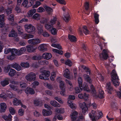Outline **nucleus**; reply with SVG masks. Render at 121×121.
<instances>
[{
	"instance_id": "obj_1",
	"label": "nucleus",
	"mask_w": 121,
	"mask_h": 121,
	"mask_svg": "<svg viewBox=\"0 0 121 121\" xmlns=\"http://www.w3.org/2000/svg\"><path fill=\"white\" fill-rule=\"evenodd\" d=\"M112 81L114 86H117L119 84V79L117 74L114 70H112L111 73Z\"/></svg>"
},
{
	"instance_id": "obj_2",
	"label": "nucleus",
	"mask_w": 121,
	"mask_h": 121,
	"mask_svg": "<svg viewBox=\"0 0 121 121\" xmlns=\"http://www.w3.org/2000/svg\"><path fill=\"white\" fill-rule=\"evenodd\" d=\"M91 113L92 114L89 113V116L92 121H96L97 117H99L100 118L103 115L102 112L98 110L96 111L92 110Z\"/></svg>"
},
{
	"instance_id": "obj_3",
	"label": "nucleus",
	"mask_w": 121,
	"mask_h": 121,
	"mask_svg": "<svg viewBox=\"0 0 121 121\" xmlns=\"http://www.w3.org/2000/svg\"><path fill=\"white\" fill-rule=\"evenodd\" d=\"M78 81L79 86L81 90H83L88 92L90 91V90L89 88L88 85L86 83H84L83 87H82V80L81 77H78Z\"/></svg>"
},
{
	"instance_id": "obj_4",
	"label": "nucleus",
	"mask_w": 121,
	"mask_h": 121,
	"mask_svg": "<svg viewBox=\"0 0 121 121\" xmlns=\"http://www.w3.org/2000/svg\"><path fill=\"white\" fill-rule=\"evenodd\" d=\"M36 74L33 72H31L28 74L25 77L26 79L29 82L34 81L36 80Z\"/></svg>"
},
{
	"instance_id": "obj_5",
	"label": "nucleus",
	"mask_w": 121,
	"mask_h": 121,
	"mask_svg": "<svg viewBox=\"0 0 121 121\" xmlns=\"http://www.w3.org/2000/svg\"><path fill=\"white\" fill-rule=\"evenodd\" d=\"M75 99V97L73 95H70L69 97L67 103V104L72 109L75 108L76 105L75 104L73 103L71 100H74Z\"/></svg>"
},
{
	"instance_id": "obj_6",
	"label": "nucleus",
	"mask_w": 121,
	"mask_h": 121,
	"mask_svg": "<svg viewBox=\"0 0 121 121\" xmlns=\"http://www.w3.org/2000/svg\"><path fill=\"white\" fill-rule=\"evenodd\" d=\"M25 31L29 33L35 32V27L31 24L25 25Z\"/></svg>"
},
{
	"instance_id": "obj_7",
	"label": "nucleus",
	"mask_w": 121,
	"mask_h": 121,
	"mask_svg": "<svg viewBox=\"0 0 121 121\" xmlns=\"http://www.w3.org/2000/svg\"><path fill=\"white\" fill-rule=\"evenodd\" d=\"M11 83L12 84H10L9 85L10 88L14 91H16L17 92L21 93L22 90H19L18 87L15 86V85L18 84V82H12Z\"/></svg>"
},
{
	"instance_id": "obj_8",
	"label": "nucleus",
	"mask_w": 121,
	"mask_h": 121,
	"mask_svg": "<svg viewBox=\"0 0 121 121\" xmlns=\"http://www.w3.org/2000/svg\"><path fill=\"white\" fill-rule=\"evenodd\" d=\"M60 87L61 89L62 90L60 92V94L62 95L65 96L66 94L65 92V85L63 82H60Z\"/></svg>"
},
{
	"instance_id": "obj_9",
	"label": "nucleus",
	"mask_w": 121,
	"mask_h": 121,
	"mask_svg": "<svg viewBox=\"0 0 121 121\" xmlns=\"http://www.w3.org/2000/svg\"><path fill=\"white\" fill-rule=\"evenodd\" d=\"M28 42L29 44L35 45L41 43V41L39 39L36 38L30 39L28 40Z\"/></svg>"
},
{
	"instance_id": "obj_10",
	"label": "nucleus",
	"mask_w": 121,
	"mask_h": 121,
	"mask_svg": "<svg viewBox=\"0 0 121 121\" xmlns=\"http://www.w3.org/2000/svg\"><path fill=\"white\" fill-rule=\"evenodd\" d=\"M48 61L46 60H40L39 61L38 63L34 64L33 65L34 67L37 68L39 66V65H43L44 64L48 65Z\"/></svg>"
},
{
	"instance_id": "obj_11",
	"label": "nucleus",
	"mask_w": 121,
	"mask_h": 121,
	"mask_svg": "<svg viewBox=\"0 0 121 121\" xmlns=\"http://www.w3.org/2000/svg\"><path fill=\"white\" fill-rule=\"evenodd\" d=\"M81 108H82V113L85 114V113L87 112L88 108L86 104L84 102L82 104H80Z\"/></svg>"
},
{
	"instance_id": "obj_12",
	"label": "nucleus",
	"mask_w": 121,
	"mask_h": 121,
	"mask_svg": "<svg viewBox=\"0 0 121 121\" xmlns=\"http://www.w3.org/2000/svg\"><path fill=\"white\" fill-rule=\"evenodd\" d=\"M78 114V112L75 111L72 112L70 115V116L72 121H75L77 117Z\"/></svg>"
},
{
	"instance_id": "obj_13",
	"label": "nucleus",
	"mask_w": 121,
	"mask_h": 121,
	"mask_svg": "<svg viewBox=\"0 0 121 121\" xmlns=\"http://www.w3.org/2000/svg\"><path fill=\"white\" fill-rule=\"evenodd\" d=\"M48 45L46 44H41L39 46L38 48L40 51H45L47 50V47Z\"/></svg>"
},
{
	"instance_id": "obj_14",
	"label": "nucleus",
	"mask_w": 121,
	"mask_h": 121,
	"mask_svg": "<svg viewBox=\"0 0 121 121\" xmlns=\"http://www.w3.org/2000/svg\"><path fill=\"white\" fill-rule=\"evenodd\" d=\"M0 112H4L7 109V106L4 103H2L0 104Z\"/></svg>"
},
{
	"instance_id": "obj_15",
	"label": "nucleus",
	"mask_w": 121,
	"mask_h": 121,
	"mask_svg": "<svg viewBox=\"0 0 121 121\" xmlns=\"http://www.w3.org/2000/svg\"><path fill=\"white\" fill-rule=\"evenodd\" d=\"M101 58H103L104 59H106L108 58V56L107 54V51L106 50H104L102 53L99 55Z\"/></svg>"
},
{
	"instance_id": "obj_16",
	"label": "nucleus",
	"mask_w": 121,
	"mask_h": 121,
	"mask_svg": "<svg viewBox=\"0 0 121 121\" xmlns=\"http://www.w3.org/2000/svg\"><path fill=\"white\" fill-rule=\"evenodd\" d=\"M25 93L27 94H34L35 93V91L32 88L27 87L25 90Z\"/></svg>"
},
{
	"instance_id": "obj_17",
	"label": "nucleus",
	"mask_w": 121,
	"mask_h": 121,
	"mask_svg": "<svg viewBox=\"0 0 121 121\" xmlns=\"http://www.w3.org/2000/svg\"><path fill=\"white\" fill-rule=\"evenodd\" d=\"M82 29L83 30L82 31L81 29L80 28L79 29L78 31L80 34H82V32H83L86 35L87 34L89 33V31L87 29V27L86 26H83Z\"/></svg>"
},
{
	"instance_id": "obj_18",
	"label": "nucleus",
	"mask_w": 121,
	"mask_h": 121,
	"mask_svg": "<svg viewBox=\"0 0 121 121\" xmlns=\"http://www.w3.org/2000/svg\"><path fill=\"white\" fill-rule=\"evenodd\" d=\"M26 48L27 51L30 52H35L36 49V48L34 47L32 45H30L27 46H26Z\"/></svg>"
},
{
	"instance_id": "obj_19",
	"label": "nucleus",
	"mask_w": 121,
	"mask_h": 121,
	"mask_svg": "<svg viewBox=\"0 0 121 121\" xmlns=\"http://www.w3.org/2000/svg\"><path fill=\"white\" fill-rule=\"evenodd\" d=\"M52 56L50 53H45L42 55L43 57L46 59L48 60L50 59L52 57Z\"/></svg>"
},
{
	"instance_id": "obj_20",
	"label": "nucleus",
	"mask_w": 121,
	"mask_h": 121,
	"mask_svg": "<svg viewBox=\"0 0 121 121\" xmlns=\"http://www.w3.org/2000/svg\"><path fill=\"white\" fill-rule=\"evenodd\" d=\"M64 76L65 77L68 79H70V72L68 69H66L65 70L64 73Z\"/></svg>"
},
{
	"instance_id": "obj_21",
	"label": "nucleus",
	"mask_w": 121,
	"mask_h": 121,
	"mask_svg": "<svg viewBox=\"0 0 121 121\" xmlns=\"http://www.w3.org/2000/svg\"><path fill=\"white\" fill-rule=\"evenodd\" d=\"M40 72L42 73V75L44 76L45 77H46V78H48V77H49L50 75V72L49 71L44 70L42 71L41 70Z\"/></svg>"
},
{
	"instance_id": "obj_22",
	"label": "nucleus",
	"mask_w": 121,
	"mask_h": 121,
	"mask_svg": "<svg viewBox=\"0 0 121 121\" xmlns=\"http://www.w3.org/2000/svg\"><path fill=\"white\" fill-rule=\"evenodd\" d=\"M50 104L53 106L56 107H60V105L55 100H52L50 102Z\"/></svg>"
},
{
	"instance_id": "obj_23",
	"label": "nucleus",
	"mask_w": 121,
	"mask_h": 121,
	"mask_svg": "<svg viewBox=\"0 0 121 121\" xmlns=\"http://www.w3.org/2000/svg\"><path fill=\"white\" fill-rule=\"evenodd\" d=\"M12 116L9 114L8 116L4 115L2 116V117L6 121H12Z\"/></svg>"
},
{
	"instance_id": "obj_24",
	"label": "nucleus",
	"mask_w": 121,
	"mask_h": 121,
	"mask_svg": "<svg viewBox=\"0 0 121 121\" xmlns=\"http://www.w3.org/2000/svg\"><path fill=\"white\" fill-rule=\"evenodd\" d=\"M22 38L23 39H28L33 38L34 35H31L24 34L22 35Z\"/></svg>"
},
{
	"instance_id": "obj_25",
	"label": "nucleus",
	"mask_w": 121,
	"mask_h": 121,
	"mask_svg": "<svg viewBox=\"0 0 121 121\" xmlns=\"http://www.w3.org/2000/svg\"><path fill=\"white\" fill-rule=\"evenodd\" d=\"M44 8L49 14H52L53 11V10L52 8L47 6H45Z\"/></svg>"
},
{
	"instance_id": "obj_26",
	"label": "nucleus",
	"mask_w": 121,
	"mask_h": 121,
	"mask_svg": "<svg viewBox=\"0 0 121 121\" xmlns=\"http://www.w3.org/2000/svg\"><path fill=\"white\" fill-rule=\"evenodd\" d=\"M55 111L59 113L63 114L64 113L65 110L64 108H56L55 109Z\"/></svg>"
},
{
	"instance_id": "obj_27",
	"label": "nucleus",
	"mask_w": 121,
	"mask_h": 121,
	"mask_svg": "<svg viewBox=\"0 0 121 121\" xmlns=\"http://www.w3.org/2000/svg\"><path fill=\"white\" fill-rule=\"evenodd\" d=\"M12 67L13 68L18 71L21 70L22 68L20 65L16 63L12 64L11 65Z\"/></svg>"
},
{
	"instance_id": "obj_28",
	"label": "nucleus",
	"mask_w": 121,
	"mask_h": 121,
	"mask_svg": "<svg viewBox=\"0 0 121 121\" xmlns=\"http://www.w3.org/2000/svg\"><path fill=\"white\" fill-rule=\"evenodd\" d=\"M9 79L8 78H6L4 80L1 81V84L2 86H3L8 85L9 84Z\"/></svg>"
},
{
	"instance_id": "obj_29",
	"label": "nucleus",
	"mask_w": 121,
	"mask_h": 121,
	"mask_svg": "<svg viewBox=\"0 0 121 121\" xmlns=\"http://www.w3.org/2000/svg\"><path fill=\"white\" fill-rule=\"evenodd\" d=\"M36 12V10L35 9H33L29 10L27 13L28 16L29 17H31Z\"/></svg>"
},
{
	"instance_id": "obj_30",
	"label": "nucleus",
	"mask_w": 121,
	"mask_h": 121,
	"mask_svg": "<svg viewBox=\"0 0 121 121\" xmlns=\"http://www.w3.org/2000/svg\"><path fill=\"white\" fill-rule=\"evenodd\" d=\"M8 94H7L3 92L2 93V94L0 95V97L3 98L4 99H6L7 97H11L10 95Z\"/></svg>"
},
{
	"instance_id": "obj_31",
	"label": "nucleus",
	"mask_w": 121,
	"mask_h": 121,
	"mask_svg": "<svg viewBox=\"0 0 121 121\" xmlns=\"http://www.w3.org/2000/svg\"><path fill=\"white\" fill-rule=\"evenodd\" d=\"M17 36V33L15 31L13 30H12L9 35V37H16Z\"/></svg>"
},
{
	"instance_id": "obj_32",
	"label": "nucleus",
	"mask_w": 121,
	"mask_h": 121,
	"mask_svg": "<svg viewBox=\"0 0 121 121\" xmlns=\"http://www.w3.org/2000/svg\"><path fill=\"white\" fill-rule=\"evenodd\" d=\"M20 101L16 98H15L13 100V105L18 106L21 103Z\"/></svg>"
},
{
	"instance_id": "obj_33",
	"label": "nucleus",
	"mask_w": 121,
	"mask_h": 121,
	"mask_svg": "<svg viewBox=\"0 0 121 121\" xmlns=\"http://www.w3.org/2000/svg\"><path fill=\"white\" fill-rule=\"evenodd\" d=\"M41 17V15L37 13H35L32 17L33 19L37 21L39 20Z\"/></svg>"
},
{
	"instance_id": "obj_34",
	"label": "nucleus",
	"mask_w": 121,
	"mask_h": 121,
	"mask_svg": "<svg viewBox=\"0 0 121 121\" xmlns=\"http://www.w3.org/2000/svg\"><path fill=\"white\" fill-rule=\"evenodd\" d=\"M65 81H66V82L69 84L68 86L69 90L71 91H72L73 89V87L72 84L70 82L68 81L67 79L65 80Z\"/></svg>"
},
{
	"instance_id": "obj_35",
	"label": "nucleus",
	"mask_w": 121,
	"mask_h": 121,
	"mask_svg": "<svg viewBox=\"0 0 121 121\" xmlns=\"http://www.w3.org/2000/svg\"><path fill=\"white\" fill-rule=\"evenodd\" d=\"M26 50V49L25 47L21 48L20 50L18 51L17 55H21L23 54Z\"/></svg>"
},
{
	"instance_id": "obj_36",
	"label": "nucleus",
	"mask_w": 121,
	"mask_h": 121,
	"mask_svg": "<svg viewBox=\"0 0 121 121\" xmlns=\"http://www.w3.org/2000/svg\"><path fill=\"white\" fill-rule=\"evenodd\" d=\"M84 77L86 80L89 83H91L92 81L88 75L86 74L84 75Z\"/></svg>"
},
{
	"instance_id": "obj_37",
	"label": "nucleus",
	"mask_w": 121,
	"mask_h": 121,
	"mask_svg": "<svg viewBox=\"0 0 121 121\" xmlns=\"http://www.w3.org/2000/svg\"><path fill=\"white\" fill-rule=\"evenodd\" d=\"M16 71L13 69H11L9 73V75L10 76H13L15 75Z\"/></svg>"
},
{
	"instance_id": "obj_38",
	"label": "nucleus",
	"mask_w": 121,
	"mask_h": 121,
	"mask_svg": "<svg viewBox=\"0 0 121 121\" xmlns=\"http://www.w3.org/2000/svg\"><path fill=\"white\" fill-rule=\"evenodd\" d=\"M69 16L68 13H67L66 14H65L64 15L63 18L64 20L66 22L68 21L69 18Z\"/></svg>"
},
{
	"instance_id": "obj_39",
	"label": "nucleus",
	"mask_w": 121,
	"mask_h": 121,
	"mask_svg": "<svg viewBox=\"0 0 121 121\" xmlns=\"http://www.w3.org/2000/svg\"><path fill=\"white\" fill-rule=\"evenodd\" d=\"M51 33L53 35H56L57 33V30L55 28L52 27L50 30Z\"/></svg>"
},
{
	"instance_id": "obj_40",
	"label": "nucleus",
	"mask_w": 121,
	"mask_h": 121,
	"mask_svg": "<svg viewBox=\"0 0 121 121\" xmlns=\"http://www.w3.org/2000/svg\"><path fill=\"white\" fill-rule=\"evenodd\" d=\"M68 37L69 39L71 41L75 42L76 41V38L73 35H69Z\"/></svg>"
},
{
	"instance_id": "obj_41",
	"label": "nucleus",
	"mask_w": 121,
	"mask_h": 121,
	"mask_svg": "<svg viewBox=\"0 0 121 121\" xmlns=\"http://www.w3.org/2000/svg\"><path fill=\"white\" fill-rule=\"evenodd\" d=\"M57 21V18L56 17H53L52 18L50 21V23L52 25H53L55 24Z\"/></svg>"
},
{
	"instance_id": "obj_42",
	"label": "nucleus",
	"mask_w": 121,
	"mask_h": 121,
	"mask_svg": "<svg viewBox=\"0 0 121 121\" xmlns=\"http://www.w3.org/2000/svg\"><path fill=\"white\" fill-rule=\"evenodd\" d=\"M110 83H109L106 86L107 91L109 93H111L112 90V89L110 86Z\"/></svg>"
},
{
	"instance_id": "obj_43",
	"label": "nucleus",
	"mask_w": 121,
	"mask_h": 121,
	"mask_svg": "<svg viewBox=\"0 0 121 121\" xmlns=\"http://www.w3.org/2000/svg\"><path fill=\"white\" fill-rule=\"evenodd\" d=\"M21 65L23 67L27 68L29 67V64L27 62H22L21 64Z\"/></svg>"
},
{
	"instance_id": "obj_44",
	"label": "nucleus",
	"mask_w": 121,
	"mask_h": 121,
	"mask_svg": "<svg viewBox=\"0 0 121 121\" xmlns=\"http://www.w3.org/2000/svg\"><path fill=\"white\" fill-rule=\"evenodd\" d=\"M81 68H82L84 70H85L87 72H88V73L89 74H90V72L89 69L88 68H86L85 66L83 65H81L79 67V69H80Z\"/></svg>"
},
{
	"instance_id": "obj_45",
	"label": "nucleus",
	"mask_w": 121,
	"mask_h": 121,
	"mask_svg": "<svg viewBox=\"0 0 121 121\" xmlns=\"http://www.w3.org/2000/svg\"><path fill=\"white\" fill-rule=\"evenodd\" d=\"M52 51L53 52L57 53L60 55H62L63 53V52L62 51L56 49H53Z\"/></svg>"
},
{
	"instance_id": "obj_46",
	"label": "nucleus",
	"mask_w": 121,
	"mask_h": 121,
	"mask_svg": "<svg viewBox=\"0 0 121 121\" xmlns=\"http://www.w3.org/2000/svg\"><path fill=\"white\" fill-rule=\"evenodd\" d=\"M99 15L98 14L95 13L94 14V17L95 18V21L96 24H98L99 22Z\"/></svg>"
},
{
	"instance_id": "obj_47",
	"label": "nucleus",
	"mask_w": 121,
	"mask_h": 121,
	"mask_svg": "<svg viewBox=\"0 0 121 121\" xmlns=\"http://www.w3.org/2000/svg\"><path fill=\"white\" fill-rule=\"evenodd\" d=\"M39 84V83L38 81H35L31 84V86L32 87L35 88L36 86H38Z\"/></svg>"
},
{
	"instance_id": "obj_48",
	"label": "nucleus",
	"mask_w": 121,
	"mask_h": 121,
	"mask_svg": "<svg viewBox=\"0 0 121 121\" xmlns=\"http://www.w3.org/2000/svg\"><path fill=\"white\" fill-rule=\"evenodd\" d=\"M41 4V3L39 1H37L36 2L35 4L33 6V8H37L38 6L40 5Z\"/></svg>"
},
{
	"instance_id": "obj_49",
	"label": "nucleus",
	"mask_w": 121,
	"mask_h": 121,
	"mask_svg": "<svg viewBox=\"0 0 121 121\" xmlns=\"http://www.w3.org/2000/svg\"><path fill=\"white\" fill-rule=\"evenodd\" d=\"M90 86L91 90L92 91L91 93L93 94V96H95V94H96L95 88L92 85H91Z\"/></svg>"
},
{
	"instance_id": "obj_50",
	"label": "nucleus",
	"mask_w": 121,
	"mask_h": 121,
	"mask_svg": "<svg viewBox=\"0 0 121 121\" xmlns=\"http://www.w3.org/2000/svg\"><path fill=\"white\" fill-rule=\"evenodd\" d=\"M95 30L96 31V33H94L93 34L92 36L94 38H96V39H98L99 38V36L98 35L97 33H99V31L97 30L96 29H95Z\"/></svg>"
},
{
	"instance_id": "obj_51",
	"label": "nucleus",
	"mask_w": 121,
	"mask_h": 121,
	"mask_svg": "<svg viewBox=\"0 0 121 121\" xmlns=\"http://www.w3.org/2000/svg\"><path fill=\"white\" fill-rule=\"evenodd\" d=\"M40 20V23L43 24L47 22L48 21V19L42 17H41Z\"/></svg>"
},
{
	"instance_id": "obj_52",
	"label": "nucleus",
	"mask_w": 121,
	"mask_h": 121,
	"mask_svg": "<svg viewBox=\"0 0 121 121\" xmlns=\"http://www.w3.org/2000/svg\"><path fill=\"white\" fill-rule=\"evenodd\" d=\"M24 110L22 108L19 109L18 113L19 115L21 116H23L24 114Z\"/></svg>"
},
{
	"instance_id": "obj_53",
	"label": "nucleus",
	"mask_w": 121,
	"mask_h": 121,
	"mask_svg": "<svg viewBox=\"0 0 121 121\" xmlns=\"http://www.w3.org/2000/svg\"><path fill=\"white\" fill-rule=\"evenodd\" d=\"M52 46L54 48H56L59 49H62L61 47L59 44L53 43L52 44Z\"/></svg>"
},
{
	"instance_id": "obj_54",
	"label": "nucleus",
	"mask_w": 121,
	"mask_h": 121,
	"mask_svg": "<svg viewBox=\"0 0 121 121\" xmlns=\"http://www.w3.org/2000/svg\"><path fill=\"white\" fill-rule=\"evenodd\" d=\"M65 64L69 66H71L72 65V63L70 60L68 59L65 61Z\"/></svg>"
},
{
	"instance_id": "obj_55",
	"label": "nucleus",
	"mask_w": 121,
	"mask_h": 121,
	"mask_svg": "<svg viewBox=\"0 0 121 121\" xmlns=\"http://www.w3.org/2000/svg\"><path fill=\"white\" fill-rule=\"evenodd\" d=\"M37 29L38 30V33L39 34H41L43 31L42 27H40L38 25H37Z\"/></svg>"
},
{
	"instance_id": "obj_56",
	"label": "nucleus",
	"mask_w": 121,
	"mask_h": 121,
	"mask_svg": "<svg viewBox=\"0 0 121 121\" xmlns=\"http://www.w3.org/2000/svg\"><path fill=\"white\" fill-rule=\"evenodd\" d=\"M9 111L12 115H14L16 112V110L13 108L11 107L9 108Z\"/></svg>"
},
{
	"instance_id": "obj_57",
	"label": "nucleus",
	"mask_w": 121,
	"mask_h": 121,
	"mask_svg": "<svg viewBox=\"0 0 121 121\" xmlns=\"http://www.w3.org/2000/svg\"><path fill=\"white\" fill-rule=\"evenodd\" d=\"M17 28L19 33L20 35L22 34L23 33V31L22 27L19 26H17Z\"/></svg>"
},
{
	"instance_id": "obj_58",
	"label": "nucleus",
	"mask_w": 121,
	"mask_h": 121,
	"mask_svg": "<svg viewBox=\"0 0 121 121\" xmlns=\"http://www.w3.org/2000/svg\"><path fill=\"white\" fill-rule=\"evenodd\" d=\"M12 8H8L5 10V12L6 13L7 15H9L12 13Z\"/></svg>"
},
{
	"instance_id": "obj_59",
	"label": "nucleus",
	"mask_w": 121,
	"mask_h": 121,
	"mask_svg": "<svg viewBox=\"0 0 121 121\" xmlns=\"http://www.w3.org/2000/svg\"><path fill=\"white\" fill-rule=\"evenodd\" d=\"M44 26L46 29L49 30H50L52 27L51 25L47 23L45 24Z\"/></svg>"
},
{
	"instance_id": "obj_60",
	"label": "nucleus",
	"mask_w": 121,
	"mask_h": 121,
	"mask_svg": "<svg viewBox=\"0 0 121 121\" xmlns=\"http://www.w3.org/2000/svg\"><path fill=\"white\" fill-rule=\"evenodd\" d=\"M10 52L12 54H16L17 55L18 50L15 49H11Z\"/></svg>"
},
{
	"instance_id": "obj_61",
	"label": "nucleus",
	"mask_w": 121,
	"mask_h": 121,
	"mask_svg": "<svg viewBox=\"0 0 121 121\" xmlns=\"http://www.w3.org/2000/svg\"><path fill=\"white\" fill-rule=\"evenodd\" d=\"M40 103V100L39 99H35L34 100V103L36 105H39Z\"/></svg>"
},
{
	"instance_id": "obj_62",
	"label": "nucleus",
	"mask_w": 121,
	"mask_h": 121,
	"mask_svg": "<svg viewBox=\"0 0 121 121\" xmlns=\"http://www.w3.org/2000/svg\"><path fill=\"white\" fill-rule=\"evenodd\" d=\"M56 1L60 4L65 5L66 4V2L64 0H56Z\"/></svg>"
},
{
	"instance_id": "obj_63",
	"label": "nucleus",
	"mask_w": 121,
	"mask_h": 121,
	"mask_svg": "<svg viewBox=\"0 0 121 121\" xmlns=\"http://www.w3.org/2000/svg\"><path fill=\"white\" fill-rule=\"evenodd\" d=\"M20 87L22 88H24L26 86V83L23 82V81H22L20 82Z\"/></svg>"
},
{
	"instance_id": "obj_64",
	"label": "nucleus",
	"mask_w": 121,
	"mask_h": 121,
	"mask_svg": "<svg viewBox=\"0 0 121 121\" xmlns=\"http://www.w3.org/2000/svg\"><path fill=\"white\" fill-rule=\"evenodd\" d=\"M37 12L38 13H41L45 11L43 7H39L37 10Z\"/></svg>"
}]
</instances>
